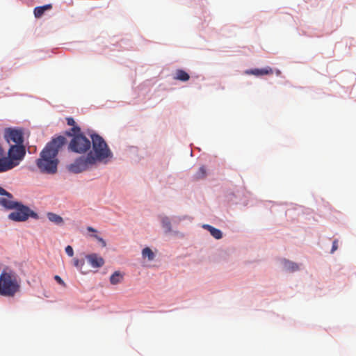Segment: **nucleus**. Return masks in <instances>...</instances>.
Segmentation results:
<instances>
[{"mask_svg": "<svg viewBox=\"0 0 356 356\" xmlns=\"http://www.w3.org/2000/svg\"><path fill=\"white\" fill-rule=\"evenodd\" d=\"M92 150L86 156L76 159L74 163L68 166L70 172L80 173L88 170L98 162H106L113 157V153L104 138L99 134H93L90 136Z\"/></svg>", "mask_w": 356, "mask_h": 356, "instance_id": "obj_1", "label": "nucleus"}, {"mask_svg": "<svg viewBox=\"0 0 356 356\" xmlns=\"http://www.w3.org/2000/svg\"><path fill=\"white\" fill-rule=\"evenodd\" d=\"M65 138L60 136L48 143L42 151L40 156L36 161V164L42 172L54 174L57 171L58 161L56 158L59 149L65 143Z\"/></svg>", "mask_w": 356, "mask_h": 356, "instance_id": "obj_2", "label": "nucleus"}, {"mask_svg": "<svg viewBox=\"0 0 356 356\" xmlns=\"http://www.w3.org/2000/svg\"><path fill=\"white\" fill-rule=\"evenodd\" d=\"M21 278L13 270H3L0 274V296L13 298L21 291Z\"/></svg>", "mask_w": 356, "mask_h": 356, "instance_id": "obj_3", "label": "nucleus"}, {"mask_svg": "<svg viewBox=\"0 0 356 356\" xmlns=\"http://www.w3.org/2000/svg\"><path fill=\"white\" fill-rule=\"evenodd\" d=\"M8 218V219L15 222H24L29 219V217L38 218V214L32 211L29 207L24 205L21 202L17 203L16 207L13 208Z\"/></svg>", "mask_w": 356, "mask_h": 356, "instance_id": "obj_4", "label": "nucleus"}, {"mask_svg": "<svg viewBox=\"0 0 356 356\" xmlns=\"http://www.w3.org/2000/svg\"><path fill=\"white\" fill-rule=\"evenodd\" d=\"M91 147V141L83 134H77L71 140L69 149L74 152L83 154Z\"/></svg>", "mask_w": 356, "mask_h": 356, "instance_id": "obj_5", "label": "nucleus"}, {"mask_svg": "<svg viewBox=\"0 0 356 356\" xmlns=\"http://www.w3.org/2000/svg\"><path fill=\"white\" fill-rule=\"evenodd\" d=\"M26 154L25 147L22 145H12L8 152V158L13 163V167H16L23 159Z\"/></svg>", "mask_w": 356, "mask_h": 356, "instance_id": "obj_6", "label": "nucleus"}, {"mask_svg": "<svg viewBox=\"0 0 356 356\" xmlns=\"http://www.w3.org/2000/svg\"><path fill=\"white\" fill-rule=\"evenodd\" d=\"M0 195L3 196L0 197V206L7 210H12L13 208L16 207L18 202L15 201L13 195L1 186Z\"/></svg>", "mask_w": 356, "mask_h": 356, "instance_id": "obj_7", "label": "nucleus"}, {"mask_svg": "<svg viewBox=\"0 0 356 356\" xmlns=\"http://www.w3.org/2000/svg\"><path fill=\"white\" fill-rule=\"evenodd\" d=\"M5 137L8 143L13 142L15 145H22L23 133L21 130L7 129L5 132Z\"/></svg>", "mask_w": 356, "mask_h": 356, "instance_id": "obj_8", "label": "nucleus"}, {"mask_svg": "<svg viewBox=\"0 0 356 356\" xmlns=\"http://www.w3.org/2000/svg\"><path fill=\"white\" fill-rule=\"evenodd\" d=\"M13 162L6 156L4 154L3 149L0 147V173L8 171L14 168Z\"/></svg>", "mask_w": 356, "mask_h": 356, "instance_id": "obj_9", "label": "nucleus"}, {"mask_svg": "<svg viewBox=\"0 0 356 356\" xmlns=\"http://www.w3.org/2000/svg\"><path fill=\"white\" fill-rule=\"evenodd\" d=\"M88 263L94 268H99L104 266V259L96 253L86 256Z\"/></svg>", "mask_w": 356, "mask_h": 356, "instance_id": "obj_10", "label": "nucleus"}, {"mask_svg": "<svg viewBox=\"0 0 356 356\" xmlns=\"http://www.w3.org/2000/svg\"><path fill=\"white\" fill-rule=\"evenodd\" d=\"M246 74L261 76L264 75L273 74V72L271 67H266L263 69H251L245 72Z\"/></svg>", "mask_w": 356, "mask_h": 356, "instance_id": "obj_11", "label": "nucleus"}, {"mask_svg": "<svg viewBox=\"0 0 356 356\" xmlns=\"http://www.w3.org/2000/svg\"><path fill=\"white\" fill-rule=\"evenodd\" d=\"M203 228L207 229L211 236L216 239H220L222 237V232L209 225H203Z\"/></svg>", "mask_w": 356, "mask_h": 356, "instance_id": "obj_12", "label": "nucleus"}, {"mask_svg": "<svg viewBox=\"0 0 356 356\" xmlns=\"http://www.w3.org/2000/svg\"><path fill=\"white\" fill-rule=\"evenodd\" d=\"M124 278V273L120 271H115L110 277V282L113 285L121 283Z\"/></svg>", "mask_w": 356, "mask_h": 356, "instance_id": "obj_13", "label": "nucleus"}, {"mask_svg": "<svg viewBox=\"0 0 356 356\" xmlns=\"http://www.w3.org/2000/svg\"><path fill=\"white\" fill-rule=\"evenodd\" d=\"M51 8H52L51 4H47V5H44L42 6L36 7L34 9V15L36 18H40L43 15V14L44 13V12L46 10H49L51 9Z\"/></svg>", "mask_w": 356, "mask_h": 356, "instance_id": "obj_14", "label": "nucleus"}, {"mask_svg": "<svg viewBox=\"0 0 356 356\" xmlns=\"http://www.w3.org/2000/svg\"><path fill=\"white\" fill-rule=\"evenodd\" d=\"M284 268L289 272H295L299 270L298 264L289 260L283 261Z\"/></svg>", "mask_w": 356, "mask_h": 356, "instance_id": "obj_15", "label": "nucleus"}, {"mask_svg": "<svg viewBox=\"0 0 356 356\" xmlns=\"http://www.w3.org/2000/svg\"><path fill=\"white\" fill-rule=\"evenodd\" d=\"M175 79L186 81L190 79L189 74L183 70H177L174 77Z\"/></svg>", "mask_w": 356, "mask_h": 356, "instance_id": "obj_16", "label": "nucleus"}, {"mask_svg": "<svg viewBox=\"0 0 356 356\" xmlns=\"http://www.w3.org/2000/svg\"><path fill=\"white\" fill-rule=\"evenodd\" d=\"M47 218L48 219L56 224V225H62L63 223V219L61 216H60L58 214H56L54 213H47Z\"/></svg>", "mask_w": 356, "mask_h": 356, "instance_id": "obj_17", "label": "nucleus"}, {"mask_svg": "<svg viewBox=\"0 0 356 356\" xmlns=\"http://www.w3.org/2000/svg\"><path fill=\"white\" fill-rule=\"evenodd\" d=\"M207 176V170L204 166H202L199 168L198 171L194 175V179L195 180H200L204 179Z\"/></svg>", "mask_w": 356, "mask_h": 356, "instance_id": "obj_18", "label": "nucleus"}, {"mask_svg": "<svg viewBox=\"0 0 356 356\" xmlns=\"http://www.w3.org/2000/svg\"><path fill=\"white\" fill-rule=\"evenodd\" d=\"M142 254L144 258L147 257L149 261H152L154 259V254L152 250L147 247L145 248L142 251Z\"/></svg>", "mask_w": 356, "mask_h": 356, "instance_id": "obj_19", "label": "nucleus"}, {"mask_svg": "<svg viewBox=\"0 0 356 356\" xmlns=\"http://www.w3.org/2000/svg\"><path fill=\"white\" fill-rule=\"evenodd\" d=\"M162 227L165 229V232H170L171 229V222L168 217H163L161 219Z\"/></svg>", "mask_w": 356, "mask_h": 356, "instance_id": "obj_20", "label": "nucleus"}, {"mask_svg": "<svg viewBox=\"0 0 356 356\" xmlns=\"http://www.w3.org/2000/svg\"><path fill=\"white\" fill-rule=\"evenodd\" d=\"M71 131L72 132V134L70 133V132L68 133L67 134L69 136L74 135V136H76L77 134H81L80 133L81 132V129L79 127L75 126V125H74L73 127L71 129Z\"/></svg>", "mask_w": 356, "mask_h": 356, "instance_id": "obj_21", "label": "nucleus"}, {"mask_svg": "<svg viewBox=\"0 0 356 356\" xmlns=\"http://www.w3.org/2000/svg\"><path fill=\"white\" fill-rule=\"evenodd\" d=\"M73 262H74V266H76L77 268H81L84 264V261L79 260L78 259H74Z\"/></svg>", "mask_w": 356, "mask_h": 356, "instance_id": "obj_22", "label": "nucleus"}, {"mask_svg": "<svg viewBox=\"0 0 356 356\" xmlns=\"http://www.w3.org/2000/svg\"><path fill=\"white\" fill-rule=\"evenodd\" d=\"M65 252L67 253V254L70 257H72L73 254H74V250H73V248L72 246L70 245H67L66 248H65Z\"/></svg>", "mask_w": 356, "mask_h": 356, "instance_id": "obj_23", "label": "nucleus"}, {"mask_svg": "<svg viewBox=\"0 0 356 356\" xmlns=\"http://www.w3.org/2000/svg\"><path fill=\"white\" fill-rule=\"evenodd\" d=\"M54 279L60 285L63 286H66V284L65 283V282L62 280V278L58 276V275H55L54 276Z\"/></svg>", "mask_w": 356, "mask_h": 356, "instance_id": "obj_24", "label": "nucleus"}, {"mask_svg": "<svg viewBox=\"0 0 356 356\" xmlns=\"http://www.w3.org/2000/svg\"><path fill=\"white\" fill-rule=\"evenodd\" d=\"M92 236L95 238L99 243H101L103 247H105L106 245V241L102 238L99 237L97 235H93Z\"/></svg>", "mask_w": 356, "mask_h": 356, "instance_id": "obj_25", "label": "nucleus"}, {"mask_svg": "<svg viewBox=\"0 0 356 356\" xmlns=\"http://www.w3.org/2000/svg\"><path fill=\"white\" fill-rule=\"evenodd\" d=\"M338 248V241L334 240L332 243V247L331 250V252L333 253L335 250H337Z\"/></svg>", "mask_w": 356, "mask_h": 356, "instance_id": "obj_26", "label": "nucleus"}, {"mask_svg": "<svg viewBox=\"0 0 356 356\" xmlns=\"http://www.w3.org/2000/svg\"><path fill=\"white\" fill-rule=\"evenodd\" d=\"M67 124L70 125V126H74V124H75V122H74V119L72 118H67Z\"/></svg>", "mask_w": 356, "mask_h": 356, "instance_id": "obj_27", "label": "nucleus"}, {"mask_svg": "<svg viewBox=\"0 0 356 356\" xmlns=\"http://www.w3.org/2000/svg\"><path fill=\"white\" fill-rule=\"evenodd\" d=\"M87 230L88 232H97V230L95 229H94L93 227H87Z\"/></svg>", "mask_w": 356, "mask_h": 356, "instance_id": "obj_28", "label": "nucleus"}]
</instances>
